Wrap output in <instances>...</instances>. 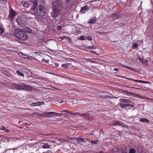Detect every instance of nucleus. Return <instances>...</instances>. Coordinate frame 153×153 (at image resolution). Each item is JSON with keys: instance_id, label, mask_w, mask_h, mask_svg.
Segmentation results:
<instances>
[{"instance_id": "bf43d9fd", "label": "nucleus", "mask_w": 153, "mask_h": 153, "mask_svg": "<svg viewBox=\"0 0 153 153\" xmlns=\"http://www.w3.org/2000/svg\"><path fill=\"white\" fill-rule=\"evenodd\" d=\"M62 19H64V18H63V17H62Z\"/></svg>"}, {"instance_id": "f03ea898", "label": "nucleus", "mask_w": 153, "mask_h": 153, "mask_svg": "<svg viewBox=\"0 0 153 153\" xmlns=\"http://www.w3.org/2000/svg\"><path fill=\"white\" fill-rule=\"evenodd\" d=\"M33 11L34 14L38 16H43L45 14L46 12L45 7L42 5L38 6Z\"/></svg>"}, {"instance_id": "4468645a", "label": "nucleus", "mask_w": 153, "mask_h": 153, "mask_svg": "<svg viewBox=\"0 0 153 153\" xmlns=\"http://www.w3.org/2000/svg\"><path fill=\"white\" fill-rule=\"evenodd\" d=\"M73 139H75L78 142V143H80L81 142H86L87 141V140L85 138H80L74 137Z\"/></svg>"}, {"instance_id": "052dcab7", "label": "nucleus", "mask_w": 153, "mask_h": 153, "mask_svg": "<svg viewBox=\"0 0 153 153\" xmlns=\"http://www.w3.org/2000/svg\"><path fill=\"white\" fill-rule=\"evenodd\" d=\"M37 53V52H35V53Z\"/></svg>"}, {"instance_id": "f8f14e48", "label": "nucleus", "mask_w": 153, "mask_h": 153, "mask_svg": "<svg viewBox=\"0 0 153 153\" xmlns=\"http://www.w3.org/2000/svg\"><path fill=\"white\" fill-rule=\"evenodd\" d=\"M31 2L33 3L34 6L31 8L30 10L31 11H33L36 9V7L38 5V1L37 0H32Z\"/></svg>"}, {"instance_id": "423d86ee", "label": "nucleus", "mask_w": 153, "mask_h": 153, "mask_svg": "<svg viewBox=\"0 0 153 153\" xmlns=\"http://www.w3.org/2000/svg\"><path fill=\"white\" fill-rule=\"evenodd\" d=\"M62 114L56 113L54 112H46L42 114V116L45 117H51L50 115L57 114L58 115H61Z\"/></svg>"}, {"instance_id": "2eb2a0df", "label": "nucleus", "mask_w": 153, "mask_h": 153, "mask_svg": "<svg viewBox=\"0 0 153 153\" xmlns=\"http://www.w3.org/2000/svg\"><path fill=\"white\" fill-rule=\"evenodd\" d=\"M88 9V5H86L81 7L80 12L83 13H85L86 11Z\"/></svg>"}, {"instance_id": "4be33fe9", "label": "nucleus", "mask_w": 153, "mask_h": 153, "mask_svg": "<svg viewBox=\"0 0 153 153\" xmlns=\"http://www.w3.org/2000/svg\"><path fill=\"white\" fill-rule=\"evenodd\" d=\"M42 146L44 149L49 148V146L47 143H43Z\"/></svg>"}, {"instance_id": "5fc2aeb1", "label": "nucleus", "mask_w": 153, "mask_h": 153, "mask_svg": "<svg viewBox=\"0 0 153 153\" xmlns=\"http://www.w3.org/2000/svg\"><path fill=\"white\" fill-rule=\"evenodd\" d=\"M62 22V20H60L59 21V22H60V23H61Z\"/></svg>"}, {"instance_id": "8fccbe9b", "label": "nucleus", "mask_w": 153, "mask_h": 153, "mask_svg": "<svg viewBox=\"0 0 153 153\" xmlns=\"http://www.w3.org/2000/svg\"><path fill=\"white\" fill-rule=\"evenodd\" d=\"M91 143H96L94 141H93V140L91 141Z\"/></svg>"}, {"instance_id": "a19ab883", "label": "nucleus", "mask_w": 153, "mask_h": 153, "mask_svg": "<svg viewBox=\"0 0 153 153\" xmlns=\"http://www.w3.org/2000/svg\"><path fill=\"white\" fill-rule=\"evenodd\" d=\"M67 102V101L66 100H62V101H61L59 102L60 103H62L63 102Z\"/></svg>"}, {"instance_id": "c85d7f7f", "label": "nucleus", "mask_w": 153, "mask_h": 153, "mask_svg": "<svg viewBox=\"0 0 153 153\" xmlns=\"http://www.w3.org/2000/svg\"><path fill=\"white\" fill-rule=\"evenodd\" d=\"M100 93L101 94L102 93H104V94H103V96H108L109 94V93L106 92H100Z\"/></svg>"}, {"instance_id": "bb28decb", "label": "nucleus", "mask_w": 153, "mask_h": 153, "mask_svg": "<svg viewBox=\"0 0 153 153\" xmlns=\"http://www.w3.org/2000/svg\"><path fill=\"white\" fill-rule=\"evenodd\" d=\"M120 106L122 108H124L126 107H127V104L120 103Z\"/></svg>"}, {"instance_id": "1a4fd4ad", "label": "nucleus", "mask_w": 153, "mask_h": 153, "mask_svg": "<svg viewBox=\"0 0 153 153\" xmlns=\"http://www.w3.org/2000/svg\"><path fill=\"white\" fill-rule=\"evenodd\" d=\"M112 125L113 126H123L124 123H123L117 120H115L112 123Z\"/></svg>"}, {"instance_id": "e2e57ef3", "label": "nucleus", "mask_w": 153, "mask_h": 153, "mask_svg": "<svg viewBox=\"0 0 153 153\" xmlns=\"http://www.w3.org/2000/svg\"><path fill=\"white\" fill-rule=\"evenodd\" d=\"M152 13H153V10L152 11Z\"/></svg>"}, {"instance_id": "de8ad7c7", "label": "nucleus", "mask_w": 153, "mask_h": 153, "mask_svg": "<svg viewBox=\"0 0 153 153\" xmlns=\"http://www.w3.org/2000/svg\"><path fill=\"white\" fill-rule=\"evenodd\" d=\"M63 112L67 113L68 111L67 110H64L61 111V112Z\"/></svg>"}, {"instance_id": "ddd939ff", "label": "nucleus", "mask_w": 153, "mask_h": 153, "mask_svg": "<svg viewBox=\"0 0 153 153\" xmlns=\"http://www.w3.org/2000/svg\"><path fill=\"white\" fill-rule=\"evenodd\" d=\"M120 16L119 14L114 13L112 14L110 18H111L113 20H114L119 18Z\"/></svg>"}, {"instance_id": "cd10ccee", "label": "nucleus", "mask_w": 153, "mask_h": 153, "mask_svg": "<svg viewBox=\"0 0 153 153\" xmlns=\"http://www.w3.org/2000/svg\"><path fill=\"white\" fill-rule=\"evenodd\" d=\"M121 153H128L127 150L126 149H123L122 150Z\"/></svg>"}, {"instance_id": "2f4dec72", "label": "nucleus", "mask_w": 153, "mask_h": 153, "mask_svg": "<svg viewBox=\"0 0 153 153\" xmlns=\"http://www.w3.org/2000/svg\"><path fill=\"white\" fill-rule=\"evenodd\" d=\"M4 32V30L0 26V33H3Z\"/></svg>"}, {"instance_id": "a878e982", "label": "nucleus", "mask_w": 153, "mask_h": 153, "mask_svg": "<svg viewBox=\"0 0 153 153\" xmlns=\"http://www.w3.org/2000/svg\"><path fill=\"white\" fill-rule=\"evenodd\" d=\"M101 98H114V96H99Z\"/></svg>"}, {"instance_id": "a18cd8bd", "label": "nucleus", "mask_w": 153, "mask_h": 153, "mask_svg": "<svg viewBox=\"0 0 153 153\" xmlns=\"http://www.w3.org/2000/svg\"><path fill=\"white\" fill-rule=\"evenodd\" d=\"M80 39L81 40H84V37L83 36H81L80 37Z\"/></svg>"}, {"instance_id": "6ab92c4d", "label": "nucleus", "mask_w": 153, "mask_h": 153, "mask_svg": "<svg viewBox=\"0 0 153 153\" xmlns=\"http://www.w3.org/2000/svg\"><path fill=\"white\" fill-rule=\"evenodd\" d=\"M24 31L28 33H31L32 32V30L29 27H26L24 29Z\"/></svg>"}, {"instance_id": "6e6552de", "label": "nucleus", "mask_w": 153, "mask_h": 153, "mask_svg": "<svg viewBox=\"0 0 153 153\" xmlns=\"http://www.w3.org/2000/svg\"><path fill=\"white\" fill-rule=\"evenodd\" d=\"M19 55L21 57H22V58L27 59L31 60H33L34 57L29 56L27 54H24L22 53H19Z\"/></svg>"}, {"instance_id": "f257e3e1", "label": "nucleus", "mask_w": 153, "mask_h": 153, "mask_svg": "<svg viewBox=\"0 0 153 153\" xmlns=\"http://www.w3.org/2000/svg\"><path fill=\"white\" fill-rule=\"evenodd\" d=\"M52 11L51 13L52 17L54 18H57L59 14L60 9L62 7V4L58 1L52 2L51 3Z\"/></svg>"}, {"instance_id": "f704fd0d", "label": "nucleus", "mask_w": 153, "mask_h": 153, "mask_svg": "<svg viewBox=\"0 0 153 153\" xmlns=\"http://www.w3.org/2000/svg\"><path fill=\"white\" fill-rule=\"evenodd\" d=\"M87 39L91 41L92 40V38L91 36H87Z\"/></svg>"}, {"instance_id": "e433bc0d", "label": "nucleus", "mask_w": 153, "mask_h": 153, "mask_svg": "<svg viewBox=\"0 0 153 153\" xmlns=\"http://www.w3.org/2000/svg\"><path fill=\"white\" fill-rule=\"evenodd\" d=\"M66 3L69 4L70 3L71 0H65Z\"/></svg>"}, {"instance_id": "20e7f679", "label": "nucleus", "mask_w": 153, "mask_h": 153, "mask_svg": "<svg viewBox=\"0 0 153 153\" xmlns=\"http://www.w3.org/2000/svg\"><path fill=\"white\" fill-rule=\"evenodd\" d=\"M14 88L20 90L24 89L27 91H31L33 90V88L28 85H26L24 84H21L20 85H18L16 84H14L13 85Z\"/></svg>"}, {"instance_id": "dca6fc26", "label": "nucleus", "mask_w": 153, "mask_h": 153, "mask_svg": "<svg viewBox=\"0 0 153 153\" xmlns=\"http://www.w3.org/2000/svg\"><path fill=\"white\" fill-rule=\"evenodd\" d=\"M126 79L128 80H132L133 81H134L137 82H142L145 83H148V82L146 81H142L141 80H135L133 79L130 78H126Z\"/></svg>"}, {"instance_id": "9d476101", "label": "nucleus", "mask_w": 153, "mask_h": 153, "mask_svg": "<svg viewBox=\"0 0 153 153\" xmlns=\"http://www.w3.org/2000/svg\"><path fill=\"white\" fill-rule=\"evenodd\" d=\"M44 104V102L43 101H39L37 102H33L31 103L30 105L31 106H40L41 105H43Z\"/></svg>"}, {"instance_id": "9b49d317", "label": "nucleus", "mask_w": 153, "mask_h": 153, "mask_svg": "<svg viewBox=\"0 0 153 153\" xmlns=\"http://www.w3.org/2000/svg\"><path fill=\"white\" fill-rule=\"evenodd\" d=\"M16 15V12L13 10L12 8H11L10 10L9 17L11 19L13 18Z\"/></svg>"}, {"instance_id": "3c124183", "label": "nucleus", "mask_w": 153, "mask_h": 153, "mask_svg": "<svg viewBox=\"0 0 153 153\" xmlns=\"http://www.w3.org/2000/svg\"><path fill=\"white\" fill-rule=\"evenodd\" d=\"M90 52L91 53H94V52L92 51V50H91L90 51Z\"/></svg>"}, {"instance_id": "13d9d810", "label": "nucleus", "mask_w": 153, "mask_h": 153, "mask_svg": "<svg viewBox=\"0 0 153 153\" xmlns=\"http://www.w3.org/2000/svg\"><path fill=\"white\" fill-rule=\"evenodd\" d=\"M129 69H130L131 70H132V69L131 68H129Z\"/></svg>"}, {"instance_id": "79ce46f5", "label": "nucleus", "mask_w": 153, "mask_h": 153, "mask_svg": "<svg viewBox=\"0 0 153 153\" xmlns=\"http://www.w3.org/2000/svg\"><path fill=\"white\" fill-rule=\"evenodd\" d=\"M0 129L1 130H3L4 131H5V130H6V128L4 127V126H2V128H0Z\"/></svg>"}, {"instance_id": "6e6d98bb", "label": "nucleus", "mask_w": 153, "mask_h": 153, "mask_svg": "<svg viewBox=\"0 0 153 153\" xmlns=\"http://www.w3.org/2000/svg\"><path fill=\"white\" fill-rule=\"evenodd\" d=\"M46 101H50L51 100H50L49 99H47V100H46Z\"/></svg>"}, {"instance_id": "09e8293b", "label": "nucleus", "mask_w": 153, "mask_h": 153, "mask_svg": "<svg viewBox=\"0 0 153 153\" xmlns=\"http://www.w3.org/2000/svg\"><path fill=\"white\" fill-rule=\"evenodd\" d=\"M148 61L147 60H145V62H144L143 63L146 64L148 63Z\"/></svg>"}, {"instance_id": "c756f323", "label": "nucleus", "mask_w": 153, "mask_h": 153, "mask_svg": "<svg viewBox=\"0 0 153 153\" xmlns=\"http://www.w3.org/2000/svg\"><path fill=\"white\" fill-rule=\"evenodd\" d=\"M7 0H0V3L2 4H4L6 3Z\"/></svg>"}, {"instance_id": "b1692460", "label": "nucleus", "mask_w": 153, "mask_h": 153, "mask_svg": "<svg viewBox=\"0 0 153 153\" xmlns=\"http://www.w3.org/2000/svg\"><path fill=\"white\" fill-rule=\"evenodd\" d=\"M135 150L133 148H131L130 149L128 153H136Z\"/></svg>"}, {"instance_id": "ea45409f", "label": "nucleus", "mask_w": 153, "mask_h": 153, "mask_svg": "<svg viewBox=\"0 0 153 153\" xmlns=\"http://www.w3.org/2000/svg\"><path fill=\"white\" fill-rule=\"evenodd\" d=\"M139 59L140 60V62H142V63H144L143 60L142 59L140 58H139Z\"/></svg>"}, {"instance_id": "603ef678", "label": "nucleus", "mask_w": 153, "mask_h": 153, "mask_svg": "<svg viewBox=\"0 0 153 153\" xmlns=\"http://www.w3.org/2000/svg\"><path fill=\"white\" fill-rule=\"evenodd\" d=\"M114 70L116 71H118V69L117 68H114Z\"/></svg>"}, {"instance_id": "c03bdc74", "label": "nucleus", "mask_w": 153, "mask_h": 153, "mask_svg": "<svg viewBox=\"0 0 153 153\" xmlns=\"http://www.w3.org/2000/svg\"><path fill=\"white\" fill-rule=\"evenodd\" d=\"M42 61H44V62H48V61L47 60H45V59H43L42 60Z\"/></svg>"}, {"instance_id": "7ed1b4c3", "label": "nucleus", "mask_w": 153, "mask_h": 153, "mask_svg": "<svg viewBox=\"0 0 153 153\" xmlns=\"http://www.w3.org/2000/svg\"><path fill=\"white\" fill-rule=\"evenodd\" d=\"M16 37L20 40L25 41L27 38V34L24 31L18 30L16 34Z\"/></svg>"}, {"instance_id": "680f3d73", "label": "nucleus", "mask_w": 153, "mask_h": 153, "mask_svg": "<svg viewBox=\"0 0 153 153\" xmlns=\"http://www.w3.org/2000/svg\"><path fill=\"white\" fill-rule=\"evenodd\" d=\"M132 88H135L134 87H133Z\"/></svg>"}, {"instance_id": "393cba45", "label": "nucleus", "mask_w": 153, "mask_h": 153, "mask_svg": "<svg viewBox=\"0 0 153 153\" xmlns=\"http://www.w3.org/2000/svg\"><path fill=\"white\" fill-rule=\"evenodd\" d=\"M67 113H69V114H70L71 115H73L74 116H75L77 114H78V113H76H76H73V112H71V111H68Z\"/></svg>"}, {"instance_id": "49530a36", "label": "nucleus", "mask_w": 153, "mask_h": 153, "mask_svg": "<svg viewBox=\"0 0 153 153\" xmlns=\"http://www.w3.org/2000/svg\"><path fill=\"white\" fill-rule=\"evenodd\" d=\"M4 131L7 133H9L10 132V131L9 130L6 129V130H5Z\"/></svg>"}, {"instance_id": "4c0bfd02", "label": "nucleus", "mask_w": 153, "mask_h": 153, "mask_svg": "<svg viewBox=\"0 0 153 153\" xmlns=\"http://www.w3.org/2000/svg\"><path fill=\"white\" fill-rule=\"evenodd\" d=\"M127 106L133 107L134 106V105H131V104H127Z\"/></svg>"}, {"instance_id": "412c9836", "label": "nucleus", "mask_w": 153, "mask_h": 153, "mask_svg": "<svg viewBox=\"0 0 153 153\" xmlns=\"http://www.w3.org/2000/svg\"><path fill=\"white\" fill-rule=\"evenodd\" d=\"M96 18H91L89 20L88 23H94L96 22Z\"/></svg>"}, {"instance_id": "0eeeda50", "label": "nucleus", "mask_w": 153, "mask_h": 153, "mask_svg": "<svg viewBox=\"0 0 153 153\" xmlns=\"http://www.w3.org/2000/svg\"><path fill=\"white\" fill-rule=\"evenodd\" d=\"M76 113H78V114H77L76 115H79L81 117H84L85 118L88 120H93V118L90 116L89 114L88 113H83L82 114H81L79 112H76Z\"/></svg>"}, {"instance_id": "f3484780", "label": "nucleus", "mask_w": 153, "mask_h": 153, "mask_svg": "<svg viewBox=\"0 0 153 153\" xmlns=\"http://www.w3.org/2000/svg\"><path fill=\"white\" fill-rule=\"evenodd\" d=\"M21 4L22 5V6L28 8L30 6L29 4L26 1H25L23 2H21Z\"/></svg>"}, {"instance_id": "58836bf2", "label": "nucleus", "mask_w": 153, "mask_h": 153, "mask_svg": "<svg viewBox=\"0 0 153 153\" xmlns=\"http://www.w3.org/2000/svg\"><path fill=\"white\" fill-rule=\"evenodd\" d=\"M136 97H137L140 98H146L145 97L146 96H135Z\"/></svg>"}, {"instance_id": "473e14b6", "label": "nucleus", "mask_w": 153, "mask_h": 153, "mask_svg": "<svg viewBox=\"0 0 153 153\" xmlns=\"http://www.w3.org/2000/svg\"><path fill=\"white\" fill-rule=\"evenodd\" d=\"M88 48L89 49H94L96 48L94 46H89V47H88Z\"/></svg>"}, {"instance_id": "72a5a7b5", "label": "nucleus", "mask_w": 153, "mask_h": 153, "mask_svg": "<svg viewBox=\"0 0 153 153\" xmlns=\"http://www.w3.org/2000/svg\"><path fill=\"white\" fill-rule=\"evenodd\" d=\"M62 29V27L61 26H59L57 27V29L58 30H61Z\"/></svg>"}, {"instance_id": "c9c22d12", "label": "nucleus", "mask_w": 153, "mask_h": 153, "mask_svg": "<svg viewBox=\"0 0 153 153\" xmlns=\"http://www.w3.org/2000/svg\"><path fill=\"white\" fill-rule=\"evenodd\" d=\"M137 46V43H134L133 45V47L134 48H136Z\"/></svg>"}, {"instance_id": "4d7b16f0", "label": "nucleus", "mask_w": 153, "mask_h": 153, "mask_svg": "<svg viewBox=\"0 0 153 153\" xmlns=\"http://www.w3.org/2000/svg\"><path fill=\"white\" fill-rule=\"evenodd\" d=\"M150 99V100H153V99Z\"/></svg>"}, {"instance_id": "a211bd4d", "label": "nucleus", "mask_w": 153, "mask_h": 153, "mask_svg": "<svg viewBox=\"0 0 153 153\" xmlns=\"http://www.w3.org/2000/svg\"><path fill=\"white\" fill-rule=\"evenodd\" d=\"M140 121L146 123H148L149 122V120L145 118H141L140 120Z\"/></svg>"}, {"instance_id": "aec40b11", "label": "nucleus", "mask_w": 153, "mask_h": 153, "mask_svg": "<svg viewBox=\"0 0 153 153\" xmlns=\"http://www.w3.org/2000/svg\"><path fill=\"white\" fill-rule=\"evenodd\" d=\"M120 102H131V101L128 100H126L124 99H121L120 100Z\"/></svg>"}, {"instance_id": "7c9ffc66", "label": "nucleus", "mask_w": 153, "mask_h": 153, "mask_svg": "<svg viewBox=\"0 0 153 153\" xmlns=\"http://www.w3.org/2000/svg\"><path fill=\"white\" fill-rule=\"evenodd\" d=\"M62 67L64 68H67L68 67V65L67 64H65L62 65Z\"/></svg>"}, {"instance_id": "864d4df0", "label": "nucleus", "mask_w": 153, "mask_h": 153, "mask_svg": "<svg viewBox=\"0 0 153 153\" xmlns=\"http://www.w3.org/2000/svg\"><path fill=\"white\" fill-rule=\"evenodd\" d=\"M98 153H105L102 151H101L100 152H99Z\"/></svg>"}, {"instance_id": "39448f33", "label": "nucleus", "mask_w": 153, "mask_h": 153, "mask_svg": "<svg viewBox=\"0 0 153 153\" xmlns=\"http://www.w3.org/2000/svg\"><path fill=\"white\" fill-rule=\"evenodd\" d=\"M16 22L19 25L22 27H24L25 26L26 22L25 19L20 16H17Z\"/></svg>"}, {"instance_id": "37998d69", "label": "nucleus", "mask_w": 153, "mask_h": 153, "mask_svg": "<svg viewBox=\"0 0 153 153\" xmlns=\"http://www.w3.org/2000/svg\"><path fill=\"white\" fill-rule=\"evenodd\" d=\"M126 95H132V94H131V93L129 92H126Z\"/></svg>"}, {"instance_id": "5701e85b", "label": "nucleus", "mask_w": 153, "mask_h": 153, "mask_svg": "<svg viewBox=\"0 0 153 153\" xmlns=\"http://www.w3.org/2000/svg\"><path fill=\"white\" fill-rule=\"evenodd\" d=\"M17 75L19 76H24V74L23 73L20 72L19 71H17L16 72Z\"/></svg>"}]
</instances>
